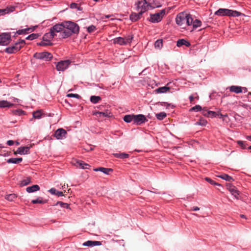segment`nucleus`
Instances as JSON below:
<instances>
[{"label": "nucleus", "instance_id": "nucleus-63", "mask_svg": "<svg viewBox=\"0 0 251 251\" xmlns=\"http://www.w3.org/2000/svg\"><path fill=\"white\" fill-rule=\"evenodd\" d=\"M247 91H248V89L247 88L242 87V92L245 93L247 92Z\"/></svg>", "mask_w": 251, "mask_h": 251}, {"label": "nucleus", "instance_id": "nucleus-54", "mask_svg": "<svg viewBox=\"0 0 251 251\" xmlns=\"http://www.w3.org/2000/svg\"><path fill=\"white\" fill-rule=\"evenodd\" d=\"M38 45L40 46H49L42 39V41L40 42V43H37Z\"/></svg>", "mask_w": 251, "mask_h": 251}, {"label": "nucleus", "instance_id": "nucleus-26", "mask_svg": "<svg viewBox=\"0 0 251 251\" xmlns=\"http://www.w3.org/2000/svg\"><path fill=\"white\" fill-rule=\"evenodd\" d=\"M100 171L102 172L103 173L108 175L109 172H112L113 171V169L111 168H106L103 167H100L98 168H95V172Z\"/></svg>", "mask_w": 251, "mask_h": 251}, {"label": "nucleus", "instance_id": "nucleus-10", "mask_svg": "<svg viewBox=\"0 0 251 251\" xmlns=\"http://www.w3.org/2000/svg\"><path fill=\"white\" fill-rule=\"evenodd\" d=\"M71 63L70 60H66L58 62L56 65V68L58 71H64Z\"/></svg>", "mask_w": 251, "mask_h": 251}, {"label": "nucleus", "instance_id": "nucleus-50", "mask_svg": "<svg viewBox=\"0 0 251 251\" xmlns=\"http://www.w3.org/2000/svg\"><path fill=\"white\" fill-rule=\"evenodd\" d=\"M216 114L215 112L214 111H208V115H207V117H210V118H213V117H216Z\"/></svg>", "mask_w": 251, "mask_h": 251}, {"label": "nucleus", "instance_id": "nucleus-16", "mask_svg": "<svg viewBox=\"0 0 251 251\" xmlns=\"http://www.w3.org/2000/svg\"><path fill=\"white\" fill-rule=\"evenodd\" d=\"M54 38L53 35L50 32L46 33L43 37V40L49 45H52L51 40Z\"/></svg>", "mask_w": 251, "mask_h": 251}, {"label": "nucleus", "instance_id": "nucleus-57", "mask_svg": "<svg viewBox=\"0 0 251 251\" xmlns=\"http://www.w3.org/2000/svg\"><path fill=\"white\" fill-rule=\"evenodd\" d=\"M10 99H11L12 102H18L20 101V100L14 97L11 98Z\"/></svg>", "mask_w": 251, "mask_h": 251}, {"label": "nucleus", "instance_id": "nucleus-58", "mask_svg": "<svg viewBox=\"0 0 251 251\" xmlns=\"http://www.w3.org/2000/svg\"><path fill=\"white\" fill-rule=\"evenodd\" d=\"M14 142L13 140H8L7 142V145L8 146H12L14 144Z\"/></svg>", "mask_w": 251, "mask_h": 251}, {"label": "nucleus", "instance_id": "nucleus-20", "mask_svg": "<svg viewBox=\"0 0 251 251\" xmlns=\"http://www.w3.org/2000/svg\"><path fill=\"white\" fill-rule=\"evenodd\" d=\"M230 92H234L236 94L242 93V87L239 86L232 85L229 87Z\"/></svg>", "mask_w": 251, "mask_h": 251}, {"label": "nucleus", "instance_id": "nucleus-35", "mask_svg": "<svg viewBox=\"0 0 251 251\" xmlns=\"http://www.w3.org/2000/svg\"><path fill=\"white\" fill-rule=\"evenodd\" d=\"M166 116V113L164 112H160L156 114V117L159 120H163Z\"/></svg>", "mask_w": 251, "mask_h": 251}, {"label": "nucleus", "instance_id": "nucleus-64", "mask_svg": "<svg viewBox=\"0 0 251 251\" xmlns=\"http://www.w3.org/2000/svg\"><path fill=\"white\" fill-rule=\"evenodd\" d=\"M189 100H190V102H192V101H193V100H194L193 96H192V95L190 96L189 97Z\"/></svg>", "mask_w": 251, "mask_h": 251}, {"label": "nucleus", "instance_id": "nucleus-60", "mask_svg": "<svg viewBox=\"0 0 251 251\" xmlns=\"http://www.w3.org/2000/svg\"><path fill=\"white\" fill-rule=\"evenodd\" d=\"M104 107V105H100L99 106H95V109L97 108L100 110H102V108Z\"/></svg>", "mask_w": 251, "mask_h": 251}, {"label": "nucleus", "instance_id": "nucleus-2", "mask_svg": "<svg viewBox=\"0 0 251 251\" xmlns=\"http://www.w3.org/2000/svg\"><path fill=\"white\" fill-rule=\"evenodd\" d=\"M176 21L177 25L185 27V26H189L192 25L193 18L190 14L181 12L177 15Z\"/></svg>", "mask_w": 251, "mask_h": 251}, {"label": "nucleus", "instance_id": "nucleus-4", "mask_svg": "<svg viewBox=\"0 0 251 251\" xmlns=\"http://www.w3.org/2000/svg\"><path fill=\"white\" fill-rule=\"evenodd\" d=\"M25 44V40H20L18 42L15 43L14 45L6 48L5 51L8 53H14L19 51Z\"/></svg>", "mask_w": 251, "mask_h": 251}, {"label": "nucleus", "instance_id": "nucleus-56", "mask_svg": "<svg viewBox=\"0 0 251 251\" xmlns=\"http://www.w3.org/2000/svg\"><path fill=\"white\" fill-rule=\"evenodd\" d=\"M94 29V25H91L89 26L87 28V30L89 32H92Z\"/></svg>", "mask_w": 251, "mask_h": 251}, {"label": "nucleus", "instance_id": "nucleus-48", "mask_svg": "<svg viewBox=\"0 0 251 251\" xmlns=\"http://www.w3.org/2000/svg\"><path fill=\"white\" fill-rule=\"evenodd\" d=\"M4 10H7V12H5V14H8L14 11L15 10V7L12 6L9 7H7L6 8L4 9Z\"/></svg>", "mask_w": 251, "mask_h": 251}, {"label": "nucleus", "instance_id": "nucleus-45", "mask_svg": "<svg viewBox=\"0 0 251 251\" xmlns=\"http://www.w3.org/2000/svg\"><path fill=\"white\" fill-rule=\"evenodd\" d=\"M201 107L199 105H196L195 106L191 108V111H201L202 110Z\"/></svg>", "mask_w": 251, "mask_h": 251}, {"label": "nucleus", "instance_id": "nucleus-38", "mask_svg": "<svg viewBox=\"0 0 251 251\" xmlns=\"http://www.w3.org/2000/svg\"><path fill=\"white\" fill-rule=\"evenodd\" d=\"M162 45L163 44L162 40H157L154 43V47L157 49H160L162 48Z\"/></svg>", "mask_w": 251, "mask_h": 251}, {"label": "nucleus", "instance_id": "nucleus-17", "mask_svg": "<svg viewBox=\"0 0 251 251\" xmlns=\"http://www.w3.org/2000/svg\"><path fill=\"white\" fill-rule=\"evenodd\" d=\"M30 148V147L27 146L19 147L17 149L16 153L21 155L29 154Z\"/></svg>", "mask_w": 251, "mask_h": 251}, {"label": "nucleus", "instance_id": "nucleus-36", "mask_svg": "<svg viewBox=\"0 0 251 251\" xmlns=\"http://www.w3.org/2000/svg\"><path fill=\"white\" fill-rule=\"evenodd\" d=\"M17 197L16 194H10L9 195H6L5 197V199L9 201H13Z\"/></svg>", "mask_w": 251, "mask_h": 251}, {"label": "nucleus", "instance_id": "nucleus-39", "mask_svg": "<svg viewBox=\"0 0 251 251\" xmlns=\"http://www.w3.org/2000/svg\"><path fill=\"white\" fill-rule=\"evenodd\" d=\"M39 37V34L37 33H32L26 37V40H32L37 39Z\"/></svg>", "mask_w": 251, "mask_h": 251}, {"label": "nucleus", "instance_id": "nucleus-24", "mask_svg": "<svg viewBox=\"0 0 251 251\" xmlns=\"http://www.w3.org/2000/svg\"><path fill=\"white\" fill-rule=\"evenodd\" d=\"M14 105L13 103H11L7 100H0V107L6 108L11 107Z\"/></svg>", "mask_w": 251, "mask_h": 251}, {"label": "nucleus", "instance_id": "nucleus-9", "mask_svg": "<svg viewBox=\"0 0 251 251\" xmlns=\"http://www.w3.org/2000/svg\"><path fill=\"white\" fill-rule=\"evenodd\" d=\"M150 4L148 3L146 0L139 1L137 3V9L143 14L148 10L149 7H150Z\"/></svg>", "mask_w": 251, "mask_h": 251}, {"label": "nucleus", "instance_id": "nucleus-40", "mask_svg": "<svg viewBox=\"0 0 251 251\" xmlns=\"http://www.w3.org/2000/svg\"><path fill=\"white\" fill-rule=\"evenodd\" d=\"M12 113L15 115L21 116L25 114V111L21 109L13 110L12 111Z\"/></svg>", "mask_w": 251, "mask_h": 251}, {"label": "nucleus", "instance_id": "nucleus-28", "mask_svg": "<svg viewBox=\"0 0 251 251\" xmlns=\"http://www.w3.org/2000/svg\"><path fill=\"white\" fill-rule=\"evenodd\" d=\"M170 90V88L167 86L159 87L154 90V92L157 94H161L167 92Z\"/></svg>", "mask_w": 251, "mask_h": 251}, {"label": "nucleus", "instance_id": "nucleus-8", "mask_svg": "<svg viewBox=\"0 0 251 251\" xmlns=\"http://www.w3.org/2000/svg\"><path fill=\"white\" fill-rule=\"evenodd\" d=\"M33 57L37 59L49 61L52 58V55L48 52H36Z\"/></svg>", "mask_w": 251, "mask_h": 251}, {"label": "nucleus", "instance_id": "nucleus-14", "mask_svg": "<svg viewBox=\"0 0 251 251\" xmlns=\"http://www.w3.org/2000/svg\"><path fill=\"white\" fill-rule=\"evenodd\" d=\"M72 163L73 165L80 169H87V166H89L88 164L85 163L83 161L77 159L73 160Z\"/></svg>", "mask_w": 251, "mask_h": 251}, {"label": "nucleus", "instance_id": "nucleus-30", "mask_svg": "<svg viewBox=\"0 0 251 251\" xmlns=\"http://www.w3.org/2000/svg\"><path fill=\"white\" fill-rule=\"evenodd\" d=\"M49 192L52 195L57 196L58 197L63 196V193L61 191L56 190L54 188H52L49 190Z\"/></svg>", "mask_w": 251, "mask_h": 251}, {"label": "nucleus", "instance_id": "nucleus-52", "mask_svg": "<svg viewBox=\"0 0 251 251\" xmlns=\"http://www.w3.org/2000/svg\"><path fill=\"white\" fill-rule=\"evenodd\" d=\"M237 143L243 149L246 148L244 142L242 141H238Z\"/></svg>", "mask_w": 251, "mask_h": 251}, {"label": "nucleus", "instance_id": "nucleus-25", "mask_svg": "<svg viewBox=\"0 0 251 251\" xmlns=\"http://www.w3.org/2000/svg\"><path fill=\"white\" fill-rule=\"evenodd\" d=\"M113 156L115 157L120 158V159H125L129 157V155L128 153L122 152V153H115L113 154Z\"/></svg>", "mask_w": 251, "mask_h": 251}, {"label": "nucleus", "instance_id": "nucleus-23", "mask_svg": "<svg viewBox=\"0 0 251 251\" xmlns=\"http://www.w3.org/2000/svg\"><path fill=\"white\" fill-rule=\"evenodd\" d=\"M113 43L114 44H117L119 45H126V43L125 42V40L124 38L119 37L113 39Z\"/></svg>", "mask_w": 251, "mask_h": 251}, {"label": "nucleus", "instance_id": "nucleus-46", "mask_svg": "<svg viewBox=\"0 0 251 251\" xmlns=\"http://www.w3.org/2000/svg\"><path fill=\"white\" fill-rule=\"evenodd\" d=\"M133 37L131 35H128L127 36L124 38V39L125 40V42L126 43V45L127 44H129L132 39Z\"/></svg>", "mask_w": 251, "mask_h": 251}, {"label": "nucleus", "instance_id": "nucleus-19", "mask_svg": "<svg viewBox=\"0 0 251 251\" xmlns=\"http://www.w3.org/2000/svg\"><path fill=\"white\" fill-rule=\"evenodd\" d=\"M142 14V12L139 11L138 13H132L130 15V19L132 22H136L141 18Z\"/></svg>", "mask_w": 251, "mask_h": 251}, {"label": "nucleus", "instance_id": "nucleus-44", "mask_svg": "<svg viewBox=\"0 0 251 251\" xmlns=\"http://www.w3.org/2000/svg\"><path fill=\"white\" fill-rule=\"evenodd\" d=\"M33 117L36 119H40L41 118V113L40 111H37L33 113Z\"/></svg>", "mask_w": 251, "mask_h": 251}, {"label": "nucleus", "instance_id": "nucleus-5", "mask_svg": "<svg viewBox=\"0 0 251 251\" xmlns=\"http://www.w3.org/2000/svg\"><path fill=\"white\" fill-rule=\"evenodd\" d=\"M167 12L165 9H162L159 12L151 14L150 15L149 21L153 23H159L160 22L163 17L166 14Z\"/></svg>", "mask_w": 251, "mask_h": 251}, {"label": "nucleus", "instance_id": "nucleus-47", "mask_svg": "<svg viewBox=\"0 0 251 251\" xmlns=\"http://www.w3.org/2000/svg\"><path fill=\"white\" fill-rule=\"evenodd\" d=\"M67 96L69 98H75L77 99H79L80 98V96L77 94H68Z\"/></svg>", "mask_w": 251, "mask_h": 251}, {"label": "nucleus", "instance_id": "nucleus-21", "mask_svg": "<svg viewBox=\"0 0 251 251\" xmlns=\"http://www.w3.org/2000/svg\"><path fill=\"white\" fill-rule=\"evenodd\" d=\"M229 191L230 193L236 199H238L239 195V191L236 189L235 186H231L229 188Z\"/></svg>", "mask_w": 251, "mask_h": 251}, {"label": "nucleus", "instance_id": "nucleus-33", "mask_svg": "<svg viewBox=\"0 0 251 251\" xmlns=\"http://www.w3.org/2000/svg\"><path fill=\"white\" fill-rule=\"evenodd\" d=\"M31 202L33 204L40 203V204H44L47 202L46 200H42V198L41 197L38 198L36 200H33L31 201Z\"/></svg>", "mask_w": 251, "mask_h": 251}, {"label": "nucleus", "instance_id": "nucleus-55", "mask_svg": "<svg viewBox=\"0 0 251 251\" xmlns=\"http://www.w3.org/2000/svg\"><path fill=\"white\" fill-rule=\"evenodd\" d=\"M5 12H7V10H4V9H0V16L4 15L5 14Z\"/></svg>", "mask_w": 251, "mask_h": 251}, {"label": "nucleus", "instance_id": "nucleus-51", "mask_svg": "<svg viewBox=\"0 0 251 251\" xmlns=\"http://www.w3.org/2000/svg\"><path fill=\"white\" fill-rule=\"evenodd\" d=\"M208 110L205 107L203 108L201 110V114L207 117L208 113Z\"/></svg>", "mask_w": 251, "mask_h": 251}, {"label": "nucleus", "instance_id": "nucleus-3", "mask_svg": "<svg viewBox=\"0 0 251 251\" xmlns=\"http://www.w3.org/2000/svg\"><path fill=\"white\" fill-rule=\"evenodd\" d=\"M214 14L220 16H228L231 17H238L241 15V13L239 12L226 8H220Z\"/></svg>", "mask_w": 251, "mask_h": 251}, {"label": "nucleus", "instance_id": "nucleus-37", "mask_svg": "<svg viewBox=\"0 0 251 251\" xmlns=\"http://www.w3.org/2000/svg\"><path fill=\"white\" fill-rule=\"evenodd\" d=\"M30 182H31L30 178L26 177L25 179H23L22 181H21L20 185L22 186H26V185H28V184H29Z\"/></svg>", "mask_w": 251, "mask_h": 251}, {"label": "nucleus", "instance_id": "nucleus-41", "mask_svg": "<svg viewBox=\"0 0 251 251\" xmlns=\"http://www.w3.org/2000/svg\"><path fill=\"white\" fill-rule=\"evenodd\" d=\"M207 124V121L203 119H201L199 121L195 123V125H199L202 126H205Z\"/></svg>", "mask_w": 251, "mask_h": 251}, {"label": "nucleus", "instance_id": "nucleus-18", "mask_svg": "<svg viewBox=\"0 0 251 251\" xmlns=\"http://www.w3.org/2000/svg\"><path fill=\"white\" fill-rule=\"evenodd\" d=\"M161 1L162 0H151L150 7L151 9L155 8H158L161 6Z\"/></svg>", "mask_w": 251, "mask_h": 251}, {"label": "nucleus", "instance_id": "nucleus-62", "mask_svg": "<svg viewBox=\"0 0 251 251\" xmlns=\"http://www.w3.org/2000/svg\"><path fill=\"white\" fill-rule=\"evenodd\" d=\"M101 245V242L95 241V246H100Z\"/></svg>", "mask_w": 251, "mask_h": 251}, {"label": "nucleus", "instance_id": "nucleus-27", "mask_svg": "<svg viewBox=\"0 0 251 251\" xmlns=\"http://www.w3.org/2000/svg\"><path fill=\"white\" fill-rule=\"evenodd\" d=\"M40 190V187L38 185H33L31 186L27 187L26 189L27 192L32 193Z\"/></svg>", "mask_w": 251, "mask_h": 251}, {"label": "nucleus", "instance_id": "nucleus-42", "mask_svg": "<svg viewBox=\"0 0 251 251\" xmlns=\"http://www.w3.org/2000/svg\"><path fill=\"white\" fill-rule=\"evenodd\" d=\"M56 205H59L60 207L63 208H68L69 207V205L67 203H64L61 201H58L56 204Z\"/></svg>", "mask_w": 251, "mask_h": 251}, {"label": "nucleus", "instance_id": "nucleus-13", "mask_svg": "<svg viewBox=\"0 0 251 251\" xmlns=\"http://www.w3.org/2000/svg\"><path fill=\"white\" fill-rule=\"evenodd\" d=\"M147 121L148 120H147L146 117L144 115L139 114L134 115L133 122L137 125H140L143 123H144Z\"/></svg>", "mask_w": 251, "mask_h": 251}, {"label": "nucleus", "instance_id": "nucleus-43", "mask_svg": "<svg viewBox=\"0 0 251 251\" xmlns=\"http://www.w3.org/2000/svg\"><path fill=\"white\" fill-rule=\"evenodd\" d=\"M82 245L83 246L93 247V246H94V241H87L83 243Z\"/></svg>", "mask_w": 251, "mask_h": 251}, {"label": "nucleus", "instance_id": "nucleus-61", "mask_svg": "<svg viewBox=\"0 0 251 251\" xmlns=\"http://www.w3.org/2000/svg\"><path fill=\"white\" fill-rule=\"evenodd\" d=\"M199 210H200V208L197 206L193 207V208H192V210H193V211H198Z\"/></svg>", "mask_w": 251, "mask_h": 251}, {"label": "nucleus", "instance_id": "nucleus-7", "mask_svg": "<svg viewBox=\"0 0 251 251\" xmlns=\"http://www.w3.org/2000/svg\"><path fill=\"white\" fill-rule=\"evenodd\" d=\"M11 40L10 32H4L0 34V45L6 46Z\"/></svg>", "mask_w": 251, "mask_h": 251}, {"label": "nucleus", "instance_id": "nucleus-6", "mask_svg": "<svg viewBox=\"0 0 251 251\" xmlns=\"http://www.w3.org/2000/svg\"><path fill=\"white\" fill-rule=\"evenodd\" d=\"M65 30L64 22L56 24L50 28V32L53 35L54 37L56 36V33H60V36L61 37V33Z\"/></svg>", "mask_w": 251, "mask_h": 251}, {"label": "nucleus", "instance_id": "nucleus-59", "mask_svg": "<svg viewBox=\"0 0 251 251\" xmlns=\"http://www.w3.org/2000/svg\"><path fill=\"white\" fill-rule=\"evenodd\" d=\"M101 100V98L100 96H95V104Z\"/></svg>", "mask_w": 251, "mask_h": 251}, {"label": "nucleus", "instance_id": "nucleus-22", "mask_svg": "<svg viewBox=\"0 0 251 251\" xmlns=\"http://www.w3.org/2000/svg\"><path fill=\"white\" fill-rule=\"evenodd\" d=\"M183 45H185L186 47H189L190 46V43L184 39H179L177 41L176 46L178 47H180Z\"/></svg>", "mask_w": 251, "mask_h": 251}, {"label": "nucleus", "instance_id": "nucleus-49", "mask_svg": "<svg viewBox=\"0 0 251 251\" xmlns=\"http://www.w3.org/2000/svg\"><path fill=\"white\" fill-rule=\"evenodd\" d=\"M206 180L207 181H208V182H209L212 185H220L219 184L216 183V182H215L214 181H213V180H212L211 179L209 178H206Z\"/></svg>", "mask_w": 251, "mask_h": 251}, {"label": "nucleus", "instance_id": "nucleus-53", "mask_svg": "<svg viewBox=\"0 0 251 251\" xmlns=\"http://www.w3.org/2000/svg\"><path fill=\"white\" fill-rule=\"evenodd\" d=\"M70 8L72 9L77 8L78 10H80L79 7L78 6L77 4H76L75 3H72L70 4Z\"/></svg>", "mask_w": 251, "mask_h": 251}, {"label": "nucleus", "instance_id": "nucleus-12", "mask_svg": "<svg viewBox=\"0 0 251 251\" xmlns=\"http://www.w3.org/2000/svg\"><path fill=\"white\" fill-rule=\"evenodd\" d=\"M66 131L63 128H58L54 133V136L58 140H62L66 137Z\"/></svg>", "mask_w": 251, "mask_h": 251}, {"label": "nucleus", "instance_id": "nucleus-29", "mask_svg": "<svg viewBox=\"0 0 251 251\" xmlns=\"http://www.w3.org/2000/svg\"><path fill=\"white\" fill-rule=\"evenodd\" d=\"M23 160L22 158H11L7 160L8 163L18 164Z\"/></svg>", "mask_w": 251, "mask_h": 251}, {"label": "nucleus", "instance_id": "nucleus-34", "mask_svg": "<svg viewBox=\"0 0 251 251\" xmlns=\"http://www.w3.org/2000/svg\"><path fill=\"white\" fill-rule=\"evenodd\" d=\"M201 25V22L199 20L196 19L194 21L193 19L192 24L191 25H193V28L196 29L198 27H200Z\"/></svg>", "mask_w": 251, "mask_h": 251}, {"label": "nucleus", "instance_id": "nucleus-11", "mask_svg": "<svg viewBox=\"0 0 251 251\" xmlns=\"http://www.w3.org/2000/svg\"><path fill=\"white\" fill-rule=\"evenodd\" d=\"M112 116L111 112L108 110L99 111L95 110V119L99 118V121H102L104 118L110 117Z\"/></svg>", "mask_w": 251, "mask_h": 251}, {"label": "nucleus", "instance_id": "nucleus-1", "mask_svg": "<svg viewBox=\"0 0 251 251\" xmlns=\"http://www.w3.org/2000/svg\"><path fill=\"white\" fill-rule=\"evenodd\" d=\"M65 30L62 32L61 38H66L71 36L73 34L79 32V27L77 24L71 21L64 22Z\"/></svg>", "mask_w": 251, "mask_h": 251}, {"label": "nucleus", "instance_id": "nucleus-32", "mask_svg": "<svg viewBox=\"0 0 251 251\" xmlns=\"http://www.w3.org/2000/svg\"><path fill=\"white\" fill-rule=\"evenodd\" d=\"M134 115H126L124 116L123 119L124 121L127 123H129L131 121H133Z\"/></svg>", "mask_w": 251, "mask_h": 251}, {"label": "nucleus", "instance_id": "nucleus-31", "mask_svg": "<svg viewBox=\"0 0 251 251\" xmlns=\"http://www.w3.org/2000/svg\"><path fill=\"white\" fill-rule=\"evenodd\" d=\"M218 177H219L220 178H221L224 180H226L227 181H229V182H231V181H233V180H234L233 178L231 176H230L226 174H224L223 175L219 176Z\"/></svg>", "mask_w": 251, "mask_h": 251}, {"label": "nucleus", "instance_id": "nucleus-15", "mask_svg": "<svg viewBox=\"0 0 251 251\" xmlns=\"http://www.w3.org/2000/svg\"><path fill=\"white\" fill-rule=\"evenodd\" d=\"M37 26H33L32 28L31 27H28L26 28L23 29H19L17 30L15 34H17L18 35H22V34H26L29 32H31L33 31L36 27H37Z\"/></svg>", "mask_w": 251, "mask_h": 251}]
</instances>
